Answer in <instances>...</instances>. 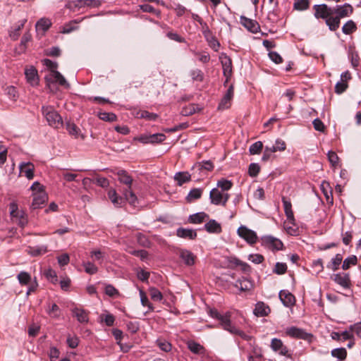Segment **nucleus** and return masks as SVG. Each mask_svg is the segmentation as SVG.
I'll use <instances>...</instances> for the list:
<instances>
[{"label": "nucleus", "instance_id": "obj_28", "mask_svg": "<svg viewBox=\"0 0 361 361\" xmlns=\"http://www.w3.org/2000/svg\"><path fill=\"white\" fill-rule=\"evenodd\" d=\"M226 331H228L232 334L238 335L245 341H249L251 339L250 336L246 334L244 331L236 328L234 325L232 324L231 322L229 324V326H228L227 329H226Z\"/></svg>", "mask_w": 361, "mask_h": 361}, {"label": "nucleus", "instance_id": "obj_11", "mask_svg": "<svg viewBox=\"0 0 361 361\" xmlns=\"http://www.w3.org/2000/svg\"><path fill=\"white\" fill-rule=\"evenodd\" d=\"M334 15H336L340 20L341 18L349 16L353 11V8L349 4H345L342 6L334 7Z\"/></svg>", "mask_w": 361, "mask_h": 361}, {"label": "nucleus", "instance_id": "obj_45", "mask_svg": "<svg viewBox=\"0 0 361 361\" xmlns=\"http://www.w3.org/2000/svg\"><path fill=\"white\" fill-rule=\"evenodd\" d=\"M140 297V302L143 307H148V312H152L154 311V306L153 305L149 302L148 298L146 295V293L142 290H140L139 292Z\"/></svg>", "mask_w": 361, "mask_h": 361}, {"label": "nucleus", "instance_id": "obj_38", "mask_svg": "<svg viewBox=\"0 0 361 361\" xmlns=\"http://www.w3.org/2000/svg\"><path fill=\"white\" fill-rule=\"evenodd\" d=\"M331 354L334 357H336L338 361H344L347 357V351L344 348L333 349Z\"/></svg>", "mask_w": 361, "mask_h": 361}, {"label": "nucleus", "instance_id": "obj_53", "mask_svg": "<svg viewBox=\"0 0 361 361\" xmlns=\"http://www.w3.org/2000/svg\"><path fill=\"white\" fill-rule=\"evenodd\" d=\"M309 6V0H296L294 3L293 7L295 10L304 11L307 9Z\"/></svg>", "mask_w": 361, "mask_h": 361}, {"label": "nucleus", "instance_id": "obj_22", "mask_svg": "<svg viewBox=\"0 0 361 361\" xmlns=\"http://www.w3.org/2000/svg\"><path fill=\"white\" fill-rule=\"evenodd\" d=\"M176 235L182 238L193 240L197 237V232L192 228H178L176 230Z\"/></svg>", "mask_w": 361, "mask_h": 361}, {"label": "nucleus", "instance_id": "obj_64", "mask_svg": "<svg viewBox=\"0 0 361 361\" xmlns=\"http://www.w3.org/2000/svg\"><path fill=\"white\" fill-rule=\"evenodd\" d=\"M157 344L159 348L164 352H169L171 350V344L166 340L158 339Z\"/></svg>", "mask_w": 361, "mask_h": 361}, {"label": "nucleus", "instance_id": "obj_1", "mask_svg": "<svg viewBox=\"0 0 361 361\" xmlns=\"http://www.w3.org/2000/svg\"><path fill=\"white\" fill-rule=\"evenodd\" d=\"M42 112L50 126L54 128H59L63 126L62 118L53 106H42Z\"/></svg>", "mask_w": 361, "mask_h": 361}, {"label": "nucleus", "instance_id": "obj_56", "mask_svg": "<svg viewBox=\"0 0 361 361\" xmlns=\"http://www.w3.org/2000/svg\"><path fill=\"white\" fill-rule=\"evenodd\" d=\"M190 75L193 81L202 82L204 80V74L200 69H193L190 71Z\"/></svg>", "mask_w": 361, "mask_h": 361}, {"label": "nucleus", "instance_id": "obj_24", "mask_svg": "<svg viewBox=\"0 0 361 361\" xmlns=\"http://www.w3.org/2000/svg\"><path fill=\"white\" fill-rule=\"evenodd\" d=\"M271 310L269 307L263 302H258L255 305L254 310V314L257 317H265L267 316Z\"/></svg>", "mask_w": 361, "mask_h": 361}, {"label": "nucleus", "instance_id": "obj_17", "mask_svg": "<svg viewBox=\"0 0 361 361\" xmlns=\"http://www.w3.org/2000/svg\"><path fill=\"white\" fill-rule=\"evenodd\" d=\"M74 7L77 8H97L101 5L99 0H75L71 2Z\"/></svg>", "mask_w": 361, "mask_h": 361}, {"label": "nucleus", "instance_id": "obj_57", "mask_svg": "<svg viewBox=\"0 0 361 361\" xmlns=\"http://www.w3.org/2000/svg\"><path fill=\"white\" fill-rule=\"evenodd\" d=\"M82 266L85 268V272L90 275L96 274L98 271V268L92 262H83Z\"/></svg>", "mask_w": 361, "mask_h": 361}, {"label": "nucleus", "instance_id": "obj_18", "mask_svg": "<svg viewBox=\"0 0 361 361\" xmlns=\"http://www.w3.org/2000/svg\"><path fill=\"white\" fill-rule=\"evenodd\" d=\"M262 242L266 245L271 247L273 250H280L283 248L282 242L276 238L272 236H264L262 238Z\"/></svg>", "mask_w": 361, "mask_h": 361}, {"label": "nucleus", "instance_id": "obj_31", "mask_svg": "<svg viewBox=\"0 0 361 361\" xmlns=\"http://www.w3.org/2000/svg\"><path fill=\"white\" fill-rule=\"evenodd\" d=\"M282 202L283 205L286 216L289 221L294 220L293 212L292 210L291 202L288 200L285 197H282Z\"/></svg>", "mask_w": 361, "mask_h": 361}, {"label": "nucleus", "instance_id": "obj_6", "mask_svg": "<svg viewBox=\"0 0 361 361\" xmlns=\"http://www.w3.org/2000/svg\"><path fill=\"white\" fill-rule=\"evenodd\" d=\"M238 234L250 244H254L257 242V236L255 231L247 228L246 226H241L238 229Z\"/></svg>", "mask_w": 361, "mask_h": 361}, {"label": "nucleus", "instance_id": "obj_21", "mask_svg": "<svg viewBox=\"0 0 361 361\" xmlns=\"http://www.w3.org/2000/svg\"><path fill=\"white\" fill-rule=\"evenodd\" d=\"M179 256L185 265L192 266L195 264L196 257L192 252L182 249L180 250Z\"/></svg>", "mask_w": 361, "mask_h": 361}, {"label": "nucleus", "instance_id": "obj_29", "mask_svg": "<svg viewBox=\"0 0 361 361\" xmlns=\"http://www.w3.org/2000/svg\"><path fill=\"white\" fill-rule=\"evenodd\" d=\"M213 169L214 164L211 161H202L201 162H197L193 166V169H197L200 172H202L204 170L211 171Z\"/></svg>", "mask_w": 361, "mask_h": 361}, {"label": "nucleus", "instance_id": "obj_5", "mask_svg": "<svg viewBox=\"0 0 361 361\" xmlns=\"http://www.w3.org/2000/svg\"><path fill=\"white\" fill-rule=\"evenodd\" d=\"M270 346L272 350L278 353L279 355L288 358L291 357V353L281 339L276 338L271 339Z\"/></svg>", "mask_w": 361, "mask_h": 361}, {"label": "nucleus", "instance_id": "obj_25", "mask_svg": "<svg viewBox=\"0 0 361 361\" xmlns=\"http://www.w3.org/2000/svg\"><path fill=\"white\" fill-rule=\"evenodd\" d=\"M221 62L222 64L224 75L227 78L231 77L232 73L231 59L226 55H224L223 57H221Z\"/></svg>", "mask_w": 361, "mask_h": 361}, {"label": "nucleus", "instance_id": "obj_16", "mask_svg": "<svg viewBox=\"0 0 361 361\" xmlns=\"http://www.w3.org/2000/svg\"><path fill=\"white\" fill-rule=\"evenodd\" d=\"M25 75L27 82L32 86H35L38 84L39 78L37 71L33 66L26 68L25 70Z\"/></svg>", "mask_w": 361, "mask_h": 361}, {"label": "nucleus", "instance_id": "obj_54", "mask_svg": "<svg viewBox=\"0 0 361 361\" xmlns=\"http://www.w3.org/2000/svg\"><path fill=\"white\" fill-rule=\"evenodd\" d=\"M149 292L152 300L154 301H161L162 300L163 295L157 288L151 287L149 288Z\"/></svg>", "mask_w": 361, "mask_h": 361}, {"label": "nucleus", "instance_id": "obj_7", "mask_svg": "<svg viewBox=\"0 0 361 361\" xmlns=\"http://www.w3.org/2000/svg\"><path fill=\"white\" fill-rule=\"evenodd\" d=\"M209 314L212 318L216 319L220 322V325L224 330L229 326L231 322L230 312L221 314L216 310L212 309L209 310Z\"/></svg>", "mask_w": 361, "mask_h": 361}, {"label": "nucleus", "instance_id": "obj_13", "mask_svg": "<svg viewBox=\"0 0 361 361\" xmlns=\"http://www.w3.org/2000/svg\"><path fill=\"white\" fill-rule=\"evenodd\" d=\"M33 200L31 207L33 209L41 207L47 200L48 196L46 192H41L38 193H32Z\"/></svg>", "mask_w": 361, "mask_h": 361}, {"label": "nucleus", "instance_id": "obj_37", "mask_svg": "<svg viewBox=\"0 0 361 361\" xmlns=\"http://www.w3.org/2000/svg\"><path fill=\"white\" fill-rule=\"evenodd\" d=\"M32 39V35L30 32H26L20 41V43L19 44V47H18V54L25 52L26 47H27V43L29 42Z\"/></svg>", "mask_w": 361, "mask_h": 361}, {"label": "nucleus", "instance_id": "obj_46", "mask_svg": "<svg viewBox=\"0 0 361 361\" xmlns=\"http://www.w3.org/2000/svg\"><path fill=\"white\" fill-rule=\"evenodd\" d=\"M100 322H104L107 326H112L115 322V317L109 313L102 314L99 316Z\"/></svg>", "mask_w": 361, "mask_h": 361}, {"label": "nucleus", "instance_id": "obj_30", "mask_svg": "<svg viewBox=\"0 0 361 361\" xmlns=\"http://www.w3.org/2000/svg\"><path fill=\"white\" fill-rule=\"evenodd\" d=\"M201 110L202 108H200L197 104H191L183 107L180 114L184 116H188L195 114L196 112L200 111Z\"/></svg>", "mask_w": 361, "mask_h": 361}, {"label": "nucleus", "instance_id": "obj_47", "mask_svg": "<svg viewBox=\"0 0 361 361\" xmlns=\"http://www.w3.org/2000/svg\"><path fill=\"white\" fill-rule=\"evenodd\" d=\"M17 279H18L19 283L23 285H28L31 281V276L29 273L26 271H20L18 276Z\"/></svg>", "mask_w": 361, "mask_h": 361}, {"label": "nucleus", "instance_id": "obj_61", "mask_svg": "<svg viewBox=\"0 0 361 361\" xmlns=\"http://www.w3.org/2000/svg\"><path fill=\"white\" fill-rule=\"evenodd\" d=\"M149 142L151 144L160 143L165 140L166 135L163 133H155L149 135Z\"/></svg>", "mask_w": 361, "mask_h": 361}, {"label": "nucleus", "instance_id": "obj_48", "mask_svg": "<svg viewBox=\"0 0 361 361\" xmlns=\"http://www.w3.org/2000/svg\"><path fill=\"white\" fill-rule=\"evenodd\" d=\"M66 130L71 135L77 138L79 135L80 128L73 123H66Z\"/></svg>", "mask_w": 361, "mask_h": 361}, {"label": "nucleus", "instance_id": "obj_34", "mask_svg": "<svg viewBox=\"0 0 361 361\" xmlns=\"http://www.w3.org/2000/svg\"><path fill=\"white\" fill-rule=\"evenodd\" d=\"M232 186L233 183L231 180L221 178L217 181L216 188H219L223 192H228Z\"/></svg>", "mask_w": 361, "mask_h": 361}, {"label": "nucleus", "instance_id": "obj_15", "mask_svg": "<svg viewBox=\"0 0 361 361\" xmlns=\"http://www.w3.org/2000/svg\"><path fill=\"white\" fill-rule=\"evenodd\" d=\"M240 23L252 33H257L259 30V25L256 20L247 18L245 16L240 17Z\"/></svg>", "mask_w": 361, "mask_h": 361}, {"label": "nucleus", "instance_id": "obj_14", "mask_svg": "<svg viewBox=\"0 0 361 361\" xmlns=\"http://www.w3.org/2000/svg\"><path fill=\"white\" fill-rule=\"evenodd\" d=\"M72 314L80 323H87L89 322V312L84 309L74 307L71 310Z\"/></svg>", "mask_w": 361, "mask_h": 361}, {"label": "nucleus", "instance_id": "obj_41", "mask_svg": "<svg viewBox=\"0 0 361 361\" xmlns=\"http://www.w3.org/2000/svg\"><path fill=\"white\" fill-rule=\"evenodd\" d=\"M203 190L202 188H193L188 194L187 201L191 202L201 197Z\"/></svg>", "mask_w": 361, "mask_h": 361}, {"label": "nucleus", "instance_id": "obj_58", "mask_svg": "<svg viewBox=\"0 0 361 361\" xmlns=\"http://www.w3.org/2000/svg\"><path fill=\"white\" fill-rule=\"evenodd\" d=\"M263 148V144L261 141H257L250 145L249 152L251 154H258Z\"/></svg>", "mask_w": 361, "mask_h": 361}, {"label": "nucleus", "instance_id": "obj_20", "mask_svg": "<svg viewBox=\"0 0 361 361\" xmlns=\"http://www.w3.org/2000/svg\"><path fill=\"white\" fill-rule=\"evenodd\" d=\"M188 348L194 354L204 355L206 350L204 347L199 343L193 340H190L187 342Z\"/></svg>", "mask_w": 361, "mask_h": 361}, {"label": "nucleus", "instance_id": "obj_35", "mask_svg": "<svg viewBox=\"0 0 361 361\" xmlns=\"http://www.w3.org/2000/svg\"><path fill=\"white\" fill-rule=\"evenodd\" d=\"M326 23L331 30L335 31L339 27L340 19L336 15L330 16L326 20Z\"/></svg>", "mask_w": 361, "mask_h": 361}, {"label": "nucleus", "instance_id": "obj_49", "mask_svg": "<svg viewBox=\"0 0 361 361\" xmlns=\"http://www.w3.org/2000/svg\"><path fill=\"white\" fill-rule=\"evenodd\" d=\"M357 259L355 255H351L346 259L343 262L342 269L344 270L348 269L350 266L355 265L357 264Z\"/></svg>", "mask_w": 361, "mask_h": 361}, {"label": "nucleus", "instance_id": "obj_4", "mask_svg": "<svg viewBox=\"0 0 361 361\" xmlns=\"http://www.w3.org/2000/svg\"><path fill=\"white\" fill-rule=\"evenodd\" d=\"M314 9L315 11L314 16L317 18H322L326 20L330 16H334V7H329L325 4L320 5H314Z\"/></svg>", "mask_w": 361, "mask_h": 361}, {"label": "nucleus", "instance_id": "obj_23", "mask_svg": "<svg viewBox=\"0 0 361 361\" xmlns=\"http://www.w3.org/2000/svg\"><path fill=\"white\" fill-rule=\"evenodd\" d=\"M204 229L209 233L219 234L221 233V226L214 219H210L204 226Z\"/></svg>", "mask_w": 361, "mask_h": 361}, {"label": "nucleus", "instance_id": "obj_19", "mask_svg": "<svg viewBox=\"0 0 361 361\" xmlns=\"http://www.w3.org/2000/svg\"><path fill=\"white\" fill-rule=\"evenodd\" d=\"M279 298L286 307H292L295 302V296L288 290H281L279 292Z\"/></svg>", "mask_w": 361, "mask_h": 361}, {"label": "nucleus", "instance_id": "obj_52", "mask_svg": "<svg viewBox=\"0 0 361 361\" xmlns=\"http://www.w3.org/2000/svg\"><path fill=\"white\" fill-rule=\"evenodd\" d=\"M190 51L195 55L198 56V59L202 63H207L210 60V56L205 51L199 52L194 50H190Z\"/></svg>", "mask_w": 361, "mask_h": 361}, {"label": "nucleus", "instance_id": "obj_33", "mask_svg": "<svg viewBox=\"0 0 361 361\" xmlns=\"http://www.w3.org/2000/svg\"><path fill=\"white\" fill-rule=\"evenodd\" d=\"M191 176L188 172H178L174 175V180L177 182L178 185H182L183 183L190 180Z\"/></svg>", "mask_w": 361, "mask_h": 361}, {"label": "nucleus", "instance_id": "obj_12", "mask_svg": "<svg viewBox=\"0 0 361 361\" xmlns=\"http://www.w3.org/2000/svg\"><path fill=\"white\" fill-rule=\"evenodd\" d=\"M20 174H23L28 180L34 178L35 166L32 163L21 162L19 165Z\"/></svg>", "mask_w": 361, "mask_h": 361}, {"label": "nucleus", "instance_id": "obj_42", "mask_svg": "<svg viewBox=\"0 0 361 361\" xmlns=\"http://www.w3.org/2000/svg\"><path fill=\"white\" fill-rule=\"evenodd\" d=\"M108 197L111 200V202L116 207L121 206L122 203L121 197L117 195L115 189L111 188L108 192Z\"/></svg>", "mask_w": 361, "mask_h": 361}, {"label": "nucleus", "instance_id": "obj_9", "mask_svg": "<svg viewBox=\"0 0 361 361\" xmlns=\"http://www.w3.org/2000/svg\"><path fill=\"white\" fill-rule=\"evenodd\" d=\"M45 80L47 83L58 82L60 85L66 88L70 87V85L66 81V78L57 71L50 72L49 75L45 76Z\"/></svg>", "mask_w": 361, "mask_h": 361}, {"label": "nucleus", "instance_id": "obj_55", "mask_svg": "<svg viewBox=\"0 0 361 361\" xmlns=\"http://www.w3.org/2000/svg\"><path fill=\"white\" fill-rule=\"evenodd\" d=\"M287 271V265L286 263L283 262H276L275 267L273 269V273L282 275L284 274Z\"/></svg>", "mask_w": 361, "mask_h": 361}, {"label": "nucleus", "instance_id": "obj_44", "mask_svg": "<svg viewBox=\"0 0 361 361\" xmlns=\"http://www.w3.org/2000/svg\"><path fill=\"white\" fill-rule=\"evenodd\" d=\"M123 195L125 196L126 200L132 205H135L137 198L135 193L132 191L131 188H126L123 191Z\"/></svg>", "mask_w": 361, "mask_h": 361}, {"label": "nucleus", "instance_id": "obj_36", "mask_svg": "<svg viewBox=\"0 0 361 361\" xmlns=\"http://www.w3.org/2000/svg\"><path fill=\"white\" fill-rule=\"evenodd\" d=\"M343 257L341 254H336V256L331 259V262L326 265V267L333 271H336L341 264Z\"/></svg>", "mask_w": 361, "mask_h": 361}, {"label": "nucleus", "instance_id": "obj_60", "mask_svg": "<svg viewBox=\"0 0 361 361\" xmlns=\"http://www.w3.org/2000/svg\"><path fill=\"white\" fill-rule=\"evenodd\" d=\"M105 293L111 298L118 297L119 295L118 290L112 285L107 284L105 286Z\"/></svg>", "mask_w": 361, "mask_h": 361}, {"label": "nucleus", "instance_id": "obj_59", "mask_svg": "<svg viewBox=\"0 0 361 361\" xmlns=\"http://www.w3.org/2000/svg\"><path fill=\"white\" fill-rule=\"evenodd\" d=\"M137 240L138 244L142 247H149L151 245L150 240L144 234H142V233L137 234Z\"/></svg>", "mask_w": 361, "mask_h": 361}, {"label": "nucleus", "instance_id": "obj_32", "mask_svg": "<svg viewBox=\"0 0 361 361\" xmlns=\"http://www.w3.org/2000/svg\"><path fill=\"white\" fill-rule=\"evenodd\" d=\"M117 175L118 176V180L120 181V183L126 185L128 187H129V188H131L133 178L128 174V173L126 171H118Z\"/></svg>", "mask_w": 361, "mask_h": 361}, {"label": "nucleus", "instance_id": "obj_3", "mask_svg": "<svg viewBox=\"0 0 361 361\" xmlns=\"http://www.w3.org/2000/svg\"><path fill=\"white\" fill-rule=\"evenodd\" d=\"M286 334L291 338L311 341L312 334L306 332L302 329L296 326L288 327L286 329Z\"/></svg>", "mask_w": 361, "mask_h": 361}, {"label": "nucleus", "instance_id": "obj_62", "mask_svg": "<svg viewBox=\"0 0 361 361\" xmlns=\"http://www.w3.org/2000/svg\"><path fill=\"white\" fill-rule=\"evenodd\" d=\"M99 118L105 121H114L116 120V116L114 113L100 112Z\"/></svg>", "mask_w": 361, "mask_h": 361}, {"label": "nucleus", "instance_id": "obj_8", "mask_svg": "<svg viewBox=\"0 0 361 361\" xmlns=\"http://www.w3.org/2000/svg\"><path fill=\"white\" fill-rule=\"evenodd\" d=\"M331 279L341 286L343 289H350L351 287V281L350 275L347 273H338L334 274Z\"/></svg>", "mask_w": 361, "mask_h": 361}, {"label": "nucleus", "instance_id": "obj_43", "mask_svg": "<svg viewBox=\"0 0 361 361\" xmlns=\"http://www.w3.org/2000/svg\"><path fill=\"white\" fill-rule=\"evenodd\" d=\"M82 20H74L72 21H70L68 23H66L64 25V26L62 27V30H61V33L63 34H68L78 28V26H75V24L79 23L81 22Z\"/></svg>", "mask_w": 361, "mask_h": 361}, {"label": "nucleus", "instance_id": "obj_26", "mask_svg": "<svg viewBox=\"0 0 361 361\" xmlns=\"http://www.w3.org/2000/svg\"><path fill=\"white\" fill-rule=\"evenodd\" d=\"M51 25V20L47 18H40L36 23V30L42 31L44 33Z\"/></svg>", "mask_w": 361, "mask_h": 361}, {"label": "nucleus", "instance_id": "obj_63", "mask_svg": "<svg viewBox=\"0 0 361 361\" xmlns=\"http://www.w3.org/2000/svg\"><path fill=\"white\" fill-rule=\"evenodd\" d=\"M250 286V281L246 279L238 281L235 284V286L243 291L249 290Z\"/></svg>", "mask_w": 361, "mask_h": 361}, {"label": "nucleus", "instance_id": "obj_51", "mask_svg": "<svg viewBox=\"0 0 361 361\" xmlns=\"http://www.w3.org/2000/svg\"><path fill=\"white\" fill-rule=\"evenodd\" d=\"M47 252V246H37L30 248V254L32 256H39Z\"/></svg>", "mask_w": 361, "mask_h": 361}, {"label": "nucleus", "instance_id": "obj_39", "mask_svg": "<svg viewBox=\"0 0 361 361\" xmlns=\"http://www.w3.org/2000/svg\"><path fill=\"white\" fill-rule=\"evenodd\" d=\"M46 311L47 313L52 318L58 319L61 316V309L55 303H53L51 305H49Z\"/></svg>", "mask_w": 361, "mask_h": 361}, {"label": "nucleus", "instance_id": "obj_40", "mask_svg": "<svg viewBox=\"0 0 361 361\" xmlns=\"http://www.w3.org/2000/svg\"><path fill=\"white\" fill-rule=\"evenodd\" d=\"M26 21V19H23L19 21L18 24L13 27V30L10 32V37L14 40L18 39V36L20 35V31L24 27Z\"/></svg>", "mask_w": 361, "mask_h": 361}, {"label": "nucleus", "instance_id": "obj_50", "mask_svg": "<svg viewBox=\"0 0 361 361\" xmlns=\"http://www.w3.org/2000/svg\"><path fill=\"white\" fill-rule=\"evenodd\" d=\"M356 25L353 20H348L345 23L343 27L342 31L345 35H350L356 30Z\"/></svg>", "mask_w": 361, "mask_h": 361}, {"label": "nucleus", "instance_id": "obj_10", "mask_svg": "<svg viewBox=\"0 0 361 361\" xmlns=\"http://www.w3.org/2000/svg\"><path fill=\"white\" fill-rule=\"evenodd\" d=\"M234 95L233 85H231L226 90L225 94L219 104L218 109L221 110L227 109L231 105V101Z\"/></svg>", "mask_w": 361, "mask_h": 361}, {"label": "nucleus", "instance_id": "obj_2", "mask_svg": "<svg viewBox=\"0 0 361 361\" xmlns=\"http://www.w3.org/2000/svg\"><path fill=\"white\" fill-rule=\"evenodd\" d=\"M230 198L228 192H223L219 188H213L209 192L211 204L226 206Z\"/></svg>", "mask_w": 361, "mask_h": 361}, {"label": "nucleus", "instance_id": "obj_27", "mask_svg": "<svg viewBox=\"0 0 361 361\" xmlns=\"http://www.w3.org/2000/svg\"><path fill=\"white\" fill-rule=\"evenodd\" d=\"M209 215L205 212H197L189 216V221L191 224H201L209 219Z\"/></svg>", "mask_w": 361, "mask_h": 361}]
</instances>
